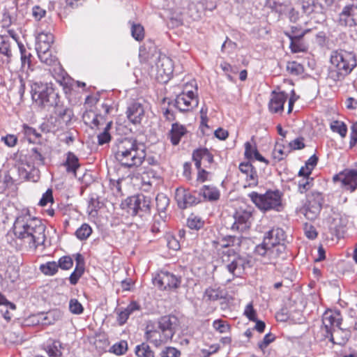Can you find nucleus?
<instances>
[{
  "label": "nucleus",
  "instance_id": "nucleus-17",
  "mask_svg": "<svg viewBox=\"0 0 357 357\" xmlns=\"http://www.w3.org/2000/svg\"><path fill=\"white\" fill-rule=\"evenodd\" d=\"M324 336L328 338L333 344L344 345L351 336V332L348 329L341 328L340 326L326 333H324Z\"/></svg>",
  "mask_w": 357,
  "mask_h": 357
},
{
  "label": "nucleus",
  "instance_id": "nucleus-32",
  "mask_svg": "<svg viewBox=\"0 0 357 357\" xmlns=\"http://www.w3.org/2000/svg\"><path fill=\"white\" fill-rule=\"evenodd\" d=\"M285 251V245L284 243H279L277 245L270 246L268 252V260L270 263L279 257H283Z\"/></svg>",
  "mask_w": 357,
  "mask_h": 357
},
{
  "label": "nucleus",
  "instance_id": "nucleus-49",
  "mask_svg": "<svg viewBox=\"0 0 357 357\" xmlns=\"http://www.w3.org/2000/svg\"><path fill=\"white\" fill-rule=\"evenodd\" d=\"M205 297L210 301H217L223 297L222 291L219 289L208 288L205 291Z\"/></svg>",
  "mask_w": 357,
  "mask_h": 357
},
{
  "label": "nucleus",
  "instance_id": "nucleus-29",
  "mask_svg": "<svg viewBox=\"0 0 357 357\" xmlns=\"http://www.w3.org/2000/svg\"><path fill=\"white\" fill-rule=\"evenodd\" d=\"M61 348V342L54 340H50L45 345L49 357H62Z\"/></svg>",
  "mask_w": 357,
  "mask_h": 357
},
{
  "label": "nucleus",
  "instance_id": "nucleus-13",
  "mask_svg": "<svg viewBox=\"0 0 357 357\" xmlns=\"http://www.w3.org/2000/svg\"><path fill=\"white\" fill-rule=\"evenodd\" d=\"M339 22L341 25L357 26V2L346 5L340 13Z\"/></svg>",
  "mask_w": 357,
  "mask_h": 357
},
{
  "label": "nucleus",
  "instance_id": "nucleus-43",
  "mask_svg": "<svg viewBox=\"0 0 357 357\" xmlns=\"http://www.w3.org/2000/svg\"><path fill=\"white\" fill-rule=\"evenodd\" d=\"M204 221L197 216L191 215L188 218L187 226L195 230H199L204 226Z\"/></svg>",
  "mask_w": 357,
  "mask_h": 357
},
{
  "label": "nucleus",
  "instance_id": "nucleus-14",
  "mask_svg": "<svg viewBox=\"0 0 357 357\" xmlns=\"http://www.w3.org/2000/svg\"><path fill=\"white\" fill-rule=\"evenodd\" d=\"M175 199L181 208H186L202 201L200 196L196 197L195 193L192 194L185 189H176Z\"/></svg>",
  "mask_w": 357,
  "mask_h": 357
},
{
  "label": "nucleus",
  "instance_id": "nucleus-8",
  "mask_svg": "<svg viewBox=\"0 0 357 357\" xmlns=\"http://www.w3.org/2000/svg\"><path fill=\"white\" fill-rule=\"evenodd\" d=\"M186 84L183 91L175 99V106L181 112H188L198 105V98L192 90L188 89Z\"/></svg>",
  "mask_w": 357,
  "mask_h": 357
},
{
  "label": "nucleus",
  "instance_id": "nucleus-53",
  "mask_svg": "<svg viewBox=\"0 0 357 357\" xmlns=\"http://www.w3.org/2000/svg\"><path fill=\"white\" fill-rule=\"evenodd\" d=\"M111 123H109L105 128L104 131L98 135V144L103 145L109 142L111 139V136L108 132V130L110 128Z\"/></svg>",
  "mask_w": 357,
  "mask_h": 357
},
{
  "label": "nucleus",
  "instance_id": "nucleus-56",
  "mask_svg": "<svg viewBox=\"0 0 357 357\" xmlns=\"http://www.w3.org/2000/svg\"><path fill=\"white\" fill-rule=\"evenodd\" d=\"M22 131L26 136H27L29 139H31V137H34L36 139L39 138L40 137V134L37 132V130L26 124H24L22 126Z\"/></svg>",
  "mask_w": 357,
  "mask_h": 357
},
{
  "label": "nucleus",
  "instance_id": "nucleus-48",
  "mask_svg": "<svg viewBox=\"0 0 357 357\" xmlns=\"http://www.w3.org/2000/svg\"><path fill=\"white\" fill-rule=\"evenodd\" d=\"M128 349V344L126 341L121 340L118 343L114 344L110 347L109 351L116 355H121L124 354Z\"/></svg>",
  "mask_w": 357,
  "mask_h": 357
},
{
  "label": "nucleus",
  "instance_id": "nucleus-22",
  "mask_svg": "<svg viewBox=\"0 0 357 357\" xmlns=\"http://www.w3.org/2000/svg\"><path fill=\"white\" fill-rule=\"evenodd\" d=\"M192 159L197 169H199L202 165V161L211 164L213 160V155L206 149H200L195 151L192 153Z\"/></svg>",
  "mask_w": 357,
  "mask_h": 357
},
{
  "label": "nucleus",
  "instance_id": "nucleus-36",
  "mask_svg": "<svg viewBox=\"0 0 357 357\" xmlns=\"http://www.w3.org/2000/svg\"><path fill=\"white\" fill-rule=\"evenodd\" d=\"M65 165L66 166L68 172L75 173L77 169L79 167L77 157L74 153L69 152L67 155Z\"/></svg>",
  "mask_w": 357,
  "mask_h": 357
},
{
  "label": "nucleus",
  "instance_id": "nucleus-40",
  "mask_svg": "<svg viewBox=\"0 0 357 357\" xmlns=\"http://www.w3.org/2000/svg\"><path fill=\"white\" fill-rule=\"evenodd\" d=\"M156 208L159 212H164L169 204L167 196L163 193L158 194L155 197Z\"/></svg>",
  "mask_w": 357,
  "mask_h": 357
},
{
  "label": "nucleus",
  "instance_id": "nucleus-20",
  "mask_svg": "<svg viewBox=\"0 0 357 357\" xmlns=\"http://www.w3.org/2000/svg\"><path fill=\"white\" fill-rule=\"evenodd\" d=\"M239 170L245 176L248 186H256L258 184V175L255 168L249 162H241Z\"/></svg>",
  "mask_w": 357,
  "mask_h": 357
},
{
  "label": "nucleus",
  "instance_id": "nucleus-41",
  "mask_svg": "<svg viewBox=\"0 0 357 357\" xmlns=\"http://www.w3.org/2000/svg\"><path fill=\"white\" fill-rule=\"evenodd\" d=\"M92 233V229L87 224H83L75 231L77 238L79 240H86Z\"/></svg>",
  "mask_w": 357,
  "mask_h": 357
},
{
  "label": "nucleus",
  "instance_id": "nucleus-39",
  "mask_svg": "<svg viewBox=\"0 0 357 357\" xmlns=\"http://www.w3.org/2000/svg\"><path fill=\"white\" fill-rule=\"evenodd\" d=\"M29 158L33 161V165L40 166L45 164V158L37 148L31 149Z\"/></svg>",
  "mask_w": 357,
  "mask_h": 357
},
{
  "label": "nucleus",
  "instance_id": "nucleus-47",
  "mask_svg": "<svg viewBox=\"0 0 357 357\" xmlns=\"http://www.w3.org/2000/svg\"><path fill=\"white\" fill-rule=\"evenodd\" d=\"M131 34L136 40H142L144 37V27L139 24H132L131 27Z\"/></svg>",
  "mask_w": 357,
  "mask_h": 357
},
{
  "label": "nucleus",
  "instance_id": "nucleus-45",
  "mask_svg": "<svg viewBox=\"0 0 357 357\" xmlns=\"http://www.w3.org/2000/svg\"><path fill=\"white\" fill-rule=\"evenodd\" d=\"M331 128L333 132L339 133L342 137L347 135V128L343 122L335 121L331 124Z\"/></svg>",
  "mask_w": 357,
  "mask_h": 357
},
{
  "label": "nucleus",
  "instance_id": "nucleus-44",
  "mask_svg": "<svg viewBox=\"0 0 357 357\" xmlns=\"http://www.w3.org/2000/svg\"><path fill=\"white\" fill-rule=\"evenodd\" d=\"M268 243V238H264L263 243L256 246V254L262 257L266 256L268 258L269 248L271 246Z\"/></svg>",
  "mask_w": 357,
  "mask_h": 357
},
{
  "label": "nucleus",
  "instance_id": "nucleus-12",
  "mask_svg": "<svg viewBox=\"0 0 357 357\" xmlns=\"http://www.w3.org/2000/svg\"><path fill=\"white\" fill-rule=\"evenodd\" d=\"M342 322V317L340 311L326 310L322 316L321 331L323 334L340 326Z\"/></svg>",
  "mask_w": 357,
  "mask_h": 357
},
{
  "label": "nucleus",
  "instance_id": "nucleus-42",
  "mask_svg": "<svg viewBox=\"0 0 357 357\" xmlns=\"http://www.w3.org/2000/svg\"><path fill=\"white\" fill-rule=\"evenodd\" d=\"M59 266L55 261H49L40 265V271L45 275H53L58 271Z\"/></svg>",
  "mask_w": 357,
  "mask_h": 357
},
{
  "label": "nucleus",
  "instance_id": "nucleus-57",
  "mask_svg": "<svg viewBox=\"0 0 357 357\" xmlns=\"http://www.w3.org/2000/svg\"><path fill=\"white\" fill-rule=\"evenodd\" d=\"M304 231L305 236L309 239H314L317 236V232L314 226L310 224L305 223L304 225Z\"/></svg>",
  "mask_w": 357,
  "mask_h": 357
},
{
  "label": "nucleus",
  "instance_id": "nucleus-46",
  "mask_svg": "<svg viewBox=\"0 0 357 357\" xmlns=\"http://www.w3.org/2000/svg\"><path fill=\"white\" fill-rule=\"evenodd\" d=\"M287 70L291 75H298L303 73V67L301 64L296 61L288 62L287 65Z\"/></svg>",
  "mask_w": 357,
  "mask_h": 357
},
{
  "label": "nucleus",
  "instance_id": "nucleus-16",
  "mask_svg": "<svg viewBox=\"0 0 357 357\" xmlns=\"http://www.w3.org/2000/svg\"><path fill=\"white\" fill-rule=\"evenodd\" d=\"M335 0H304L302 4V8L305 13H321L325 9L330 7Z\"/></svg>",
  "mask_w": 357,
  "mask_h": 357
},
{
  "label": "nucleus",
  "instance_id": "nucleus-37",
  "mask_svg": "<svg viewBox=\"0 0 357 357\" xmlns=\"http://www.w3.org/2000/svg\"><path fill=\"white\" fill-rule=\"evenodd\" d=\"M0 53L6 55L8 59L12 56L10 40L8 37L0 36ZM9 61L8 60V62Z\"/></svg>",
  "mask_w": 357,
  "mask_h": 357
},
{
  "label": "nucleus",
  "instance_id": "nucleus-58",
  "mask_svg": "<svg viewBox=\"0 0 357 357\" xmlns=\"http://www.w3.org/2000/svg\"><path fill=\"white\" fill-rule=\"evenodd\" d=\"M73 264V259L70 257L65 256L59 259L58 266L62 269L68 270L72 267Z\"/></svg>",
  "mask_w": 357,
  "mask_h": 357
},
{
  "label": "nucleus",
  "instance_id": "nucleus-26",
  "mask_svg": "<svg viewBox=\"0 0 357 357\" xmlns=\"http://www.w3.org/2000/svg\"><path fill=\"white\" fill-rule=\"evenodd\" d=\"M198 195L204 200L210 202L217 201L220 198V192L214 186L204 185L199 190Z\"/></svg>",
  "mask_w": 357,
  "mask_h": 357
},
{
  "label": "nucleus",
  "instance_id": "nucleus-18",
  "mask_svg": "<svg viewBox=\"0 0 357 357\" xmlns=\"http://www.w3.org/2000/svg\"><path fill=\"white\" fill-rule=\"evenodd\" d=\"M234 222L231 226L233 230L243 231L248 229L251 224L252 213L248 211H239L234 215Z\"/></svg>",
  "mask_w": 357,
  "mask_h": 357
},
{
  "label": "nucleus",
  "instance_id": "nucleus-62",
  "mask_svg": "<svg viewBox=\"0 0 357 357\" xmlns=\"http://www.w3.org/2000/svg\"><path fill=\"white\" fill-rule=\"evenodd\" d=\"M303 137H298L289 142V145L291 149L300 150L305 147Z\"/></svg>",
  "mask_w": 357,
  "mask_h": 357
},
{
  "label": "nucleus",
  "instance_id": "nucleus-34",
  "mask_svg": "<svg viewBox=\"0 0 357 357\" xmlns=\"http://www.w3.org/2000/svg\"><path fill=\"white\" fill-rule=\"evenodd\" d=\"M135 352L137 357H155L154 351L146 342L136 346Z\"/></svg>",
  "mask_w": 357,
  "mask_h": 357
},
{
  "label": "nucleus",
  "instance_id": "nucleus-50",
  "mask_svg": "<svg viewBox=\"0 0 357 357\" xmlns=\"http://www.w3.org/2000/svg\"><path fill=\"white\" fill-rule=\"evenodd\" d=\"M323 197L320 192H312L310 195L308 196V204L312 206L318 205L322 208Z\"/></svg>",
  "mask_w": 357,
  "mask_h": 357
},
{
  "label": "nucleus",
  "instance_id": "nucleus-23",
  "mask_svg": "<svg viewBox=\"0 0 357 357\" xmlns=\"http://www.w3.org/2000/svg\"><path fill=\"white\" fill-rule=\"evenodd\" d=\"M62 317V313L59 310H52L46 313L38 314V321L42 325H52L56 321L60 320Z\"/></svg>",
  "mask_w": 357,
  "mask_h": 357
},
{
  "label": "nucleus",
  "instance_id": "nucleus-63",
  "mask_svg": "<svg viewBox=\"0 0 357 357\" xmlns=\"http://www.w3.org/2000/svg\"><path fill=\"white\" fill-rule=\"evenodd\" d=\"M46 14V10L38 6H33L32 9V15L36 20H40Z\"/></svg>",
  "mask_w": 357,
  "mask_h": 357
},
{
  "label": "nucleus",
  "instance_id": "nucleus-55",
  "mask_svg": "<svg viewBox=\"0 0 357 357\" xmlns=\"http://www.w3.org/2000/svg\"><path fill=\"white\" fill-rule=\"evenodd\" d=\"M243 314L249 320L257 321V312L252 303L246 305Z\"/></svg>",
  "mask_w": 357,
  "mask_h": 357
},
{
  "label": "nucleus",
  "instance_id": "nucleus-10",
  "mask_svg": "<svg viewBox=\"0 0 357 357\" xmlns=\"http://www.w3.org/2000/svg\"><path fill=\"white\" fill-rule=\"evenodd\" d=\"M156 79L160 82H167L173 73V63L170 58L165 54L158 56L155 63Z\"/></svg>",
  "mask_w": 357,
  "mask_h": 357
},
{
  "label": "nucleus",
  "instance_id": "nucleus-30",
  "mask_svg": "<svg viewBox=\"0 0 357 357\" xmlns=\"http://www.w3.org/2000/svg\"><path fill=\"white\" fill-rule=\"evenodd\" d=\"M217 249L229 248L230 246L239 245L241 240L234 236H227L218 241H213Z\"/></svg>",
  "mask_w": 357,
  "mask_h": 357
},
{
  "label": "nucleus",
  "instance_id": "nucleus-64",
  "mask_svg": "<svg viewBox=\"0 0 357 357\" xmlns=\"http://www.w3.org/2000/svg\"><path fill=\"white\" fill-rule=\"evenodd\" d=\"M84 271V269L75 268V269L74 270V271L71 273V275L70 276V278H69L70 282L72 284H76L78 280L83 274Z\"/></svg>",
  "mask_w": 357,
  "mask_h": 357
},
{
  "label": "nucleus",
  "instance_id": "nucleus-3",
  "mask_svg": "<svg viewBox=\"0 0 357 357\" xmlns=\"http://www.w3.org/2000/svg\"><path fill=\"white\" fill-rule=\"evenodd\" d=\"M331 67L328 78L334 82L342 81L349 75L356 66L355 54L343 49L333 50L330 56Z\"/></svg>",
  "mask_w": 357,
  "mask_h": 357
},
{
  "label": "nucleus",
  "instance_id": "nucleus-11",
  "mask_svg": "<svg viewBox=\"0 0 357 357\" xmlns=\"http://www.w3.org/2000/svg\"><path fill=\"white\" fill-rule=\"evenodd\" d=\"M154 284L162 290L176 289L181 283L180 278L168 272H161L153 280Z\"/></svg>",
  "mask_w": 357,
  "mask_h": 357
},
{
  "label": "nucleus",
  "instance_id": "nucleus-19",
  "mask_svg": "<svg viewBox=\"0 0 357 357\" xmlns=\"http://www.w3.org/2000/svg\"><path fill=\"white\" fill-rule=\"evenodd\" d=\"M127 118L133 124H139L144 116L143 105L137 102L131 103L127 108Z\"/></svg>",
  "mask_w": 357,
  "mask_h": 357
},
{
  "label": "nucleus",
  "instance_id": "nucleus-60",
  "mask_svg": "<svg viewBox=\"0 0 357 357\" xmlns=\"http://www.w3.org/2000/svg\"><path fill=\"white\" fill-rule=\"evenodd\" d=\"M307 31L308 30L302 31L298 26H293L291 27L292 35H289V37L290 39L293 38L294 40H300Z\"/></svg>",
  "mask_w": 357,
  "mask_h": 357
},
{
  "label": "nucleus",
  "instance_id": "nucleus-28",
  "mask_svg": "<svg viewBox=\"0 0 357 357\" xmlns=\"http://www.w3.org/2000/svg\"><path fill=\"white\" fill-rule=\"evenodd\" d=\"M37 54L40 61L42 63L49 66H54L55 67H57L59 69H61L60 64L56 57L52 55L50 49H49L48 50L37 51Z\"/></svg>",
  "mask_w": 357,
  "mask_h": 357
},
{
  "label": "nucleus",
  "instance_id": "nucleus-27",
  "mask_svg": "<svg viewBox=\"0 0 357 357\" xmlns=\"http://www.w3.org/2000/svg\"><path fill=\"white\" fill-rule=\"evenodd\" d=\"M187 132L186 128L178 123L172 124V129L169 132L171 142L173 145L178 144L181 138Z\"/></svg>",
  "mask_w": 357,
  "mask_h": 357
},
{
  "label": "nucleus",
  "instance_id": "nucleus-25",
  "mask_svg": "<svg viewBox=\"0 0 357 357\" xmlns=\"http://www.w3.org/2000/svg\"><path fill=\"white\" fill-rule=\"evenodd\" d=\"M285 233L283 229L280 228L272 229L270 230L264 238H268L269 245L271 246L277 245L279 243H283L285 240Z\"/></svg>",
  "mask_w": 357,
  "mask_h": 357
},
{
  "label": "nucleus",
  "instance_id": "nucleus-31",
  "mask_svg": "<svg viewBox=\"0 0 357 357\" xmlns=\"http://www.w3.org/2000/svg\"><path fill=\"white\" fill-rule=\"evenodd\" d=\"M55 113L58 116L59 120L66 126L71 122L73 116V112L70 108H63L58 105H56Z\"/></svg>",
  "mask_w": 357,
  "mask_h": 357
},
{
  "label": "nucleus",
  "instance_id": "nucleus-38",
  "mask_svg": "<svg viewBox=\"0 0 357 357\" xmlns=\"http://www.w3.org/2000/svg\"><path fill=\"white\" fill-rule=\"evenodd\" d=\"M321 206L318 205L312 206V204H308L306 208L305 209L304 215L307 219L310 220H314L317 218L321 212Z\"/></svg>",
  "mask_w": 357,
  "mask_h": 357
},
{
  "label": "nucleus",
  "instance_id": "nucleus-35",
  "mask_svg": "<svg viewBox=\"0 0 357 357\" xmlns=\"http://www.w3.org/2000/svg\"><path fill=\"white\" fill-rule=\"evenodd\" d=\"M318 162V158L313 155L305 162V166L302 167L299 172V175H311L312 172Z\"/></svg>",
  "mask_w": 357,
  "mask_h": 357
},
{
  "label": "nucleus",
  "instance_id": "nucleus-51",
  "mask_svg": "<svg viewBox=\"0 0 357 357\" xmlns=\"http://www.w3.org/2000/svg\"><path fill=\"white\" fill-rule=\"evenodd\" d=\"M160 357H179L181 351L172 347H167L160 352Z\"/></svg>",
  "mask_w": 357,
  "mask_h": 357
},
{
  "label": "nucleus",
  "instance_id": "nucleus-9",
  "mask_svg": "<svg viewBox=\"0 0 357 357\" xmlns=\"http://www.w3.org/2000/svg\"><path fill=\"white\" fill-rule=\"evenodd\" d=\"M128 211L132 215H137L139 211L149 212L151 206V198L144 195H138L128 198L126 200Z\"/></svg>",
  "mask_w": 357,
  "mask_h": 357
},
{
  "label": "nucleus",
  "instance_id": "nucleus-59",
  "mask_svg": "<svg viewBox=\"0 0 357 357\" xmlns=\"http://www.w3.org/2000/svg\"><path fill=\"white\" fill-rule=\"evenodd\" d=\"M49 202H53L52 191L48 189L43 195L42 198L39 201V205L44 206H46Z\"/></svg>",
  "mask_w": 357,
  "mask_h": 357
},
{
  "label": "nucleus",
  "instance_id": "nucleus-2",
  "mask_svg": "<svg viewBox=\"0 0 357 357\" xmlns=\"http://www.w3.org/2000/svg\"><path fill=\"white\" fill-rule=\"evenodd\" d=\"M112 151L116 161L128 168L140 166L146 157L144 146L132 138L118 139L112 147Z\"/></svg>",
  "mask_w": 357,
  "mask_h": 357
},
{
  "label": "nucleus",
  "instance_id": "nucleus-52",
  "mask_svg": "<svg viewBox=\"0 0 357 357\" xmlns=\"http://www.w3.org/2000/svg\"><path fill=\"white\" fill-rule=\"evenodd\" d=\"M70 311L75 314H79L83 312L84 307L77 299H71L69 303Z\"/></svg>",
  "mask_w": 357,
  "mask_h": 357
},
{
  "label": "nucleus",
  "instance_id": "nucleus-4",
  "mask_svg": "<svg viewBox=\"0 0 357 357\" xmlns=\"http://www.w3.org/2000/svg\"><path fill=\"white\" fill-rule=\"evenodd\" d=\"M177 319L174 316L166 315L160 317L151 328L147 327L146 339L156 347L172 340L176 333Z\"/></svg>",
  "mask_w": 357,
  "mask_h": 357
},
{
  "label": "nucleus",
  "instance_id": "nucleus-61",
  "mask_svg": "<svg viewBox=\"0 0 357 357\" xmlns=\"http://www.w3.org/2000/svg\"><path fill=\"white\" fill-rule=\"evenodd\" d=\"M275 340V336L272 333H268L264 337L262 341L258 343V347L264 350L267 346Z\"/></svg>",
  "mask_w": 357,
  "mask_h": 357
},
{
  "label": "nucleus",
  "instance_id": "nucleus-54",
  "mask_svg": "<svg viewBox=\"0 0 357 357\" xmlns=\"http://www.w3.org/2000/svg\"><path fill=\"white\" fill-rule=\"evenodd\" d=\"M213 326L220 333H227L229 330V326L225 321L220 319L215 320L213 323Z\"/></svg>",
  "mask_w": 357,
  "mask_h": 357
},
{
  "label": "nucleus",
  "instance_id": "nucleus-5",
  "mask_svg": "<svg viewBox=\"0 0 357 357\" xmlns=\"http://www.w3.org/2000/svg\"><path fill=\"white\" fill-rule=\"evenodd\" d=\"M248 196L256 206L261 211H266L273 209L280 211L281 193L278 190L267 191L265 194L252 192Z\"/></svg>",
  "mask_w": 357,
  "mask_h": 357
},
{
  "label": "nucleus",
  "instance_id": "nucleus-21",
  "mask_svg": "<svg viewBox=\"0 0 357 357\" xmlns=\"http://www.w3.org/2000/svg\"><path fill=\"white\" fill-rule=\"evenodd\" d=\"M287 97V94L284 92L277 93L275 91H273L271 93V98L268 104L270 110L274 113L282 111L284 109V104L286 102Z\"/></svg>",
  "mask_w": 357,
  "mask_h": 357
},
{
  "label": "nucleus",
  "instance_id": "nucleus-6",
  "mask_svg": "<svg viewBox=\"0 0 357 357\" xmlns=\"http://www.w3.org/2000/svg\"><path fill=\"white\" fill-rule=\"evenodd\" d=\"M56 96L54 89L47 84L34 82L31 85V97L40 107L47 108L56 105Z\"/></svg>",
  "mask_w": 357,
  "mask_h": 357
},
{
  "label": "nucleus",
  "instance_id": "nucleus-33",
  "mask_svg": "<svg viewBox=\"0 0 357 357\" xmlns=\"http://www.w3.org/2000/svg\"><path fill=\"white\" fill-rule=\"evenodd\" d=\"M301 179L298 182V188L300 193H305L312 186L314 178L310 175H299Z\"/></svg>",
  "mask_w": 357,
  "mask_h": 357
},
{
  "label": "nucleus",
  "instance_id": "nucleus-7",
  "mask_svg": "<svg viewBox=\"0 0 357 357\" xmlns=\"http://www.w3.org/2000/svg\"><path fill=\"white\" fill-rule=\"evenodd\" d=\"M222 261L225 264L228 271L233 275L241 274L248 264L247 260L240 257L234 250L229 249L222 256Z\"/></svg>",
  "mask_w": 357,
  "mask_h": 357
},
{
  "label": "nucleus",
  "instance_id": "nucleus-1",
  "mask_svg": "<svg viewBox=\"0 0 357 357\" xmlns=\"http://www.w3.org/2000/svg\"><path fill=\"white\" fill-rule=\"evenodd\" d=\"M14 234L31 249H36L45 241V226L41 220L26 213L18 216L14 222Z\"/></svg>",
  "mask_w": 357,
  "mask_h": 357
},
{
  "label": "nucleus",
  "instance_id": "nucleus-15",
  "mask_svg": "<svg viewBox=\"0 0 357 357\" xmlns=\"http://www.w3.org/2000/svg\"><path fill=\"white\" fill-rule=\"evenodd\" d=\"M334 181H339L347 190L354 192L357 189V171L352 169L344 171L333 177Z\"/></svg>",
  "mask_w": 357,
  "mask_h": 357
},
{
  "label": "nucleus",
  "instance_id": "nucleus-24",
  "mask_svg": "<svg viewBox=\"0 0 357 357\" xmlns=\"http://www.w3.org/2000/svg\"><path fill=\"white\" fill-rule=\"evenodd\" d=\"M36 40V52L48 50L54 42V36L51 33H40L38 34Z\"/></svg>",
  "mask_w": 357,
  "mask_h": 357
}]
</instances>
